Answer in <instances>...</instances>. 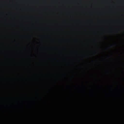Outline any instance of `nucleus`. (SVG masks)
Masks as SVG:
<instances>
[{
  "label": "nucleus",
  "instance_id": "1",
  "mask_svg": "<svg viewBox=\"0 0 124 124\" xmlns=\"http://www.w3.org/2000/svg\"><path fill=\"white\" fill-rule=\"evenodd\" d=\"M110 46H112V45H110Z\"/></svg>",
  "mask_w": 124,
  "mask_h": 124
}]
</instances>
